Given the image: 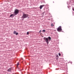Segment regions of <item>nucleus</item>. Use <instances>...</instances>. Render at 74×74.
<instances>
[{
    "mask_svg": "<svg viewBox=\"0 0 74 74\" xmlns=\"http://www.w3.org/2000/svg\"><path fill=\"white\" fill-rule=\"evenodd\" d=\"M29 16V15L27 14H23L22 16V18L23 19H25V18H27Z\"/></svg>",
    "mask_w": 74,
    "mask_h": 74,
    "instance_id": "nucleus-1",
    "label": "nucleus"
},
{
    "mask_svg": "<svg viewBox=\"0 0 74 74\" xmlns=\"http://www.w3.org/2000/svg\"><path fill=\"white\" fill-rule=\"evenodd\" d=\"M57 30V31H58V32H62V27H61V26L59 27L58 28Z\"/></svg>",
    "mask_w": 74,
    "mask_h": 74,
    "instance_id": "nucleus-2",
    "label": "nucleus"
},
{
    "mask_svg": "<svg viewBox=\"0 0 74 74\" xmlns=\"http://www.w3.org/2000/svg\"><path fill=\"white\" fill-rule=\"evenodd\" d=\"M44 39L45 40V42H47V44H49V42H48V39L47 38L45 37L44 38Z\"/></svg>",
    "mask_w": 74,
    "mask_h": 74,
    "instance_id": "nucleus-3",
    "label": "nucleus"
},
{
    "mask_svg": "<svg viewBox=\"0 0 74 74\" xmlns=\"http://www.w3.org/2000/svg\"><path fill=\"white\" fill-rule=\"evenodd\" d=\"M18 13H19V10L17 9H16L15 10L14 14L15 15H17V14H18Z\"/></svg>",
    "mask_w": 74,
    "mask_h": 74,
    "instance_id": "nucleus-4",
    "label": "nucleus"
},
{
    "mask_svg": "<svg viewBox=\"0 0 74 74\" xmlns=\"http://www.w3.org/2000/svg\"><path fill=\"white\" fill-rule=\"evenodd\" d=\"M44 6V5H41L40 6V9H42V8Z\"/></svg>",
    "mask_w": 74,
    "mask_h": 74,
    "instance_id": "nucleus-5",
    "label": "nucleus"
},
{
    "mask_svg": "<svg viewBox=\"0 0 74 74\" xmlns=\"http://www.w3.org/2000/svg\"><path fill=\"white\" fill-rule=\"evenodd\" d=\"M11 71V68H10L9 69H8V71Z\"/></svg>",
    "mask_w": 74,
    "mask_h": 74,
    "instance_id": "nucleus-6",
    "label": "nucleus"
},
{
    "mask_svg": "<svg viewBox=\"0 0 74 74\" xmlns=\"http://www.w3.org/2000/svg\"><path fill=\"white\" fill-rule=\"evenodd\" d=\"M48 38L49 40H51V37L49 36Z\"/></svg>",
    "mask_w": 74,
    "mask_h": 74,
    "instance_id": "nucleus-7",
    "label": "nucleus"
},
{
    "mask_svg": "<svg viewBox=\"0 0 74 74\" xmlns=\"http://www.w3.org/2000/svg\"><path fill=\"white\" fill-rule=\"evenodd\" d=\"M14 15V14H11L10 16V17H11V16H12L13 15Z\"/></svg>",
    "mask_w": 74,
    "mask_h": 74,
    "instance_id": "nucleus-8",
    "label": "nucleus"
},
{
    "mask_svg": "<svg viewBox=\"0 0 74 74\" xmlns=\"http://www.w3.org/2000/svg\"><path fill=\"white\" fill-rule=\"evenodd\" d=\"M16 31H14V34H16Z\"/></svg>",
    "mask_w": 74,
    "mask_h": 74,
    "instance_id": "nucleus-9",
    "label": "nucleus"
},
{
    "mask_svg": "<svg viewBox=\"0 0 74 74\" xmlns=\"http://www.w3.org/2000/svg\"><path fill=\"white\" fill-rule=\"evenodd\" d=\"M19 62H18L17 64V67H18V65H19Z\"/></svg>",
    "mask_w": 74,
    "mask_h": 74,
    "instance_id": "nucleus-10",
    "label": "nucleus"
},
{
    "mask_svg": "<svg viewBox=\"0 0 74 74\" xmlns=\"http://www.w3.org/2000/svg\"><path fill=\"white\" fill-rule=\"evenodd\" d=\"M43 32H45V30L44 29L42 30Z\"/></svg>",
    "mask_w": 74,
    "mask_h": 74,
    "instance_id": "nucleus-11",
    "label": "nucleus"
},
{
    "mask_svg": "<svg viewBox=\"0 0 74 74\" xmlns=\"http://www.w3.org/2000/svg\"><path fill=\"white\" fill-rule=\"evenodd\" d=\"M29 32H27V35H28V34H29Z\"/></svg>",
    "mask_w": 74,
    "mask_h": 74,
    "instance_id": "nucleus-12",
    "label": "nucleus"
},
{
    "mask_svg": "<svg viewBox=\"0 0 74 74\" xmlns=\"http://www.w3.org/2000/svg\"><path fill=\"white\" fill-rule=\"evenodd\" d=\"M51 26H53V24H51Z\"/></svg>",
    "mask_w": 74,
    "mask_h": 74,
    "instance_id": "nucleus-13",
    "label": "nucleus"
},
{
    "mask_svg": "<svg viewBox=\"0 0 74 74\" xmlns=\"http://www.w3.org/2000/svg\"><path fill=\"white\" fill-rule=\"evenodd\" d=\"M18 33L16 32V35H18Z\"/></svg>",
    "mask_w": 74,
    "mask_h": 74,
    "instance_id": "nucleus-14",
    "label": "nucleus"
},
{
    "mask_svg": "<svg viewBox=\"0 0 74 74\" xmlns=\"http://www.w3.org/2000/svg\"><path fill=\"white\" fill-rule=\"evenodd\" d=\"M59 55L60 56L61 55V54L60 53H59Z\"/></svg>",
    "mask_w": 74,
    "mask_h": 74,
    "instance_id": "nucleus-15",
    "label": "nucleus"
},
{
    "mask_svg": "<svg viewBox=\"0 0 74 74\" xmlns=\"http://www.w3.org/2000/svg\"><path fill=\"white\" fill-rule=\"evenodd\" d=\"M41 30H40V32H39V33H41Z\"/></svg>",
    "mask_w": 74,
    "mask_h": 74,
    "instance_id": "nucleus-16",
    "label": "nucleus"
},
{
    "mask_svg": "<svg viewBox=\"0 0 74 74\" xmlns=\"http://www.w3.org/2000/svg\"><path fill=\"white\" fill-rule=\"evenodd\" d=\"M73 10L74 11V9H73Z\"/></svg>",
    "mask_w": 74,
    "mask_h": 74,
    "instance_id": "nucleus-17",
    "label": "nucleus"
},
{
    "mask_svg": "<svg viewBox=\"0 0 74 74\" xmlns=\"http://www.w3.org/2000/svg\"><path fill=\"white\" fill-rule=\"evenodd\" d=\"M53 3H54V1L53 2Z\"/></svg>",
    "mask_w": 74,
    "mask_h": 74,
    "instance_id": "nucleus-18",
    "label": "nucleus"
},
{
    "mask_svg": "<svg viewBox=\"0 0 74 74\" xmlns=\"http://www.w3.org/2000/svg\"><path fill=\"white\" fill-rule=\"evenodd\" d=\"M56 60H58V58H57V59H56Z\"/></svg>",
    "mask_w": 74,
    "mask_h": 74,
    "instance_id": "nucleus-19",
    "label": "nucleus"
},
{
    "mask_svg": "<svg viewBox=\"0 0 74 74\" xmlns=\"http://www.w3.org/2000/svg\"><path fill=\"white\" fill-rule=\"evenodd\" d=\"M57 56H58V55H57Z\"/></svg>",
    "mask_w": 74,
    "mask_h": 74,
    "instance_id": "nucleus-20",
    "label": "nucleus"
}]
</instances>
